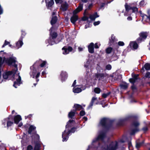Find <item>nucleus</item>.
Listing matches in <instances>:
<instances>
[{"label": "nucleus", "mask_w": 150, "mask_h": 150, "mask_svg": "<svg viewBox=\"0 0 150 150\" xmlns=\"http://www.w3.org/2000/svg\"><path fill=\"white\" fill-rule=\"evenodd\" d=\"M36 69H34L31 71L30 73V75L31 76H32L33 78H34L36 74Z\"/></svg>", "instance_id": "nucleus-25"}, {"label": "nucleus", "mask_w": 150, "mask_h": 150, "mask_svg": "<svg viewBox=\"0 0 150 150\" xmlns=\"http://www.w3.org/2000/svg\"><path fill=\"white\" fill-rule=\"evenodd\" d=\"M42 63L41 64L40 66L41 67H43L46 64L47 62L45 61H42Z\"/></svg>", "instance_id": "nucleus-39"}, {"label": "nucleus", "mask_w": 150, "mask_h": 150, "mask_svg": "<svg viewBox=\"0 0 150 150\" xmlns=\"http://www.w3.org/2000/svg\"><path fill=\"white\" fill-rule=\"evenodd\" d=\"M127 19L128 20H132V18L131 17H128L127 18Z\"/></svg>", "instance_id": "nucleus-60"}, {"label": "nucleus", "mask_w": 150, "mask_h": 150, "mask_svg": "<svg viewBox=\"0 0 150 150\" xmlns=\"http://www.w3.org/2000/svg\"><path fill=\"white\" fill-rule=\"evenodd\" d=\"M21 120V118L20 115H18L14 117V122L16 124H18Z\"/></svg>", "instance_id": "nucleus-9"}, {"label": "nucleus", "mask_w": 150, "mask_h": 150, "mask_svg": "<svg viewBox=\"0 0 150 150\" xmlns=\"http://www.w3.org/2000/svg\"><path fill=\"white\" fill-rule=\"evenodd\" d=\"M145 3L144 1H142L140 2L139 4L141 6H143L145 5Z\"/></svg>", "instance_id": "nucleus-48"}, {"label": "nucleus", "mask_w": 150, "mask_h": 150, "mask_svg": "<svg viewBox=\"0 0 150 150\" xmlns=\"http://www.w3.org/2000/svg\"><path fill=\"white\" fill-rule=\"evenodd\" d=\"M83 48L81 47H79L78 48V49L79 52H81L83 50Z\"/></svg>", "instance_id": "nucleus-56"}, {"label": "nucleus", "mask_w": 150, "mask_h": 150, "mask_svg": "<svg viewBox=\"0 0 150 150\" xmlns=\"http://www.w3.org/2000/svg\"><path fill=\"white\" fill-rule=\"evenodd\" d=\"M75 112L74 111H71L69 113V117L72 118L75 115Z\"/></svg>", "instance_id": "nucleus-27"}, {"label": "nucleus", "mask_w": 150, "mask_h": 150, "mask_svg": "<svg viewBox=\"0 0 150 150\" xmlns=\"http://www.w3.org/2000/svg\"><path fill=\"white\" fill-rule=\"evenodd\" d=\"M40 74V73H38L37 74V75H36V78H38Z\"/></svg>", "instance_id": "nucleus-59"}, {"label": "nucleus", "mask_w": 150, "mask_h": 150, "mask_svg": "<svg viewBox=\"0 0 150 150\" xmlns=\"http://www.w3.org/2000/svg\"><path fill=\"white\" fill-rule=\"evenodd\" d=\"M139 125V123L137 122H135L133 123V125L135 127L138 126Z\"/></svg>", "instance_id": "nucleus-43"}, {"label": "nucleus", "mask_w": 150, "mask_h": 150, "mask_svg": "<svg viewBox=\"0 0 150 150\" xmlns=\"http://www.w3.org/2000/svg\"><path fill=\"white\" fill-rule=\"evenodd\" d=\"M82 9L83 4H80L78 7L74 11L73 13L74 15L70 19L71 22L73 24H75L78 19V16L75 14L82 10Z\"/></svg>", "instance_id": "nucleus-3"}, {"label": "nucleus", "mask_w": 150, "mask_h": 150, "mask_svg": "<svg viewBox=\"0 0 150 150\" xmlns=\"http://www.w3.org/2000/svg\"><path fill=\"white\" fill-rule=\"evenodd\" d=\"M36 129V127L33 125H31L29 129L28 133L29 134L31 133L32 131L35 130Z\"/></svg>", "instance_id": "nucleus-24"}, {"label": "nucleus", "mask_w": 150, "mask_h": 150, "mask_svg": "<svg viewBox=\"0 0 150 150\" xmlns=\"http://www.w3.org/2000/svg\"><path fill=\"white\" fill-rule=\"evenodd\" d=\"M139 35L140 37L145 39L146 38L147 34L146 32H142L140 33Z\"/></svg>", "instance_id": "nucleus-17"}, {"label": "nucleus", "mask_w": 150, "mask_h": 150, "mask_svg": "<svg viewBox=\"0 0 150 150\" xmlns=\"http://www.w3.org/2000/svg\"><path fill=\"white\" fill-rule=\"evenodd\" d=\"M46 2L48 7H51L54 3L53 0H46Z\"/></svg>", "instance_id": "nucleus-15"}, {"label": "nucleus", "mask_w": 150, "mask_h": 150, "mask_svg": "<svg viewBox=\"0 0 150 150\" xmlns=\"http://www.w3.org/2000/svg\"><path fill=\"white\" fill-rule=\"evenodd\" d=\"M132 11L133 12H137L138 11V8L136 7H133L132 6Z\"/></svg>", "instance_id": "nucleus-36"}, {"label": "nucleus", "mask_w": 150, "mask_h": 150, "mask_svg": "<svg viewBox=\"0 0 150 150\" xmlns=\"http://www.w3.org/2000/svg\"><path fill=\"white\" fill-rule=\"evenodd\" d=\"M74 122L73 120H69V122L67 123V125L66 126V130L62 134V137L63 138L62 141L64 142V141H67L68 139V135L70 133V132H74L75 130V128H72L71 130H69L68 128L71 126V123Z\"/></svg>", "instance_id": "nucleus-2"}, {"label": "nucleus", "mask_w": 150, "mask_h": 150, "mask_svg": "<svg viewBox=\"0 0 150 150\" xmlns=\"http://www.w3.org/2000/svg\"><path fill=\"white\" fill-rule=\"evenodd\" d=\"M23 43L22 40H19L18 42L16 43V47L18 49L21 47L23 45Z\"/></svg>", "instance_id": "nucleus-16"}, {"label": "nucleus", "mask_w": 150, "mask_h": 150, "mask_svg": "<svg viewBox=\"0 0 150 150\" xmlns=\"http://www.w3.org/2000/svg\"><path fill=\"white\" fill-rule=\"evenodd\" d=\"M97 98H96L94 97H93L91 103H90V104L88 107L89 108L93 106V103L95 100H97Z\"/></svg>", "instance_id": "nucleus-23"}, {"label": "nucleus", "mask_w": 150, "mask_h": 150, "mask_svg": "<svg viewBox=\"0 0 150 150\" xmlns=\"http://www.w3.org/2000/svg\"><path fill=\"white\" fill-rule=\"evenodd\" d=\"M89 27V26H88V25H85V28H87L88 27Z\"/></svg>", "instance_id": "nucleus-64"}, {"label": "nucleus", "mask_w": 150, "mask_h": 150, "mask_svg": "<svg viewBox=\"0 0 150 150\" xmlns=\"http://www.w3.org/2000/svg\"><path fill=\"white\" fill-rule=\"evenodd\" d=\"M62 49L63 50H64V51L63 52V54H68L69 53V52L67 50V48L64 47Z\"/></svg>", "instance_id": "nucleus-30"}, {"label": "nucleus", "mask_w": 150, "mask_h": 150, "mask_svg": "<svg viewBox=\"0 0 150 150\" xmlns=\"http://www.w3.org/2000/svg\"><path fill=\"white\" fill-rule=\"evenodd\" d=\"M143 39L142 38L140 37L139 38L137 39L138 42H142V41Z\"/></svg>", "instance_id": "nucleus-52"}, {"label": "nucleus", "mask_w": 150, "mask_h": 150, "mask_svg": "<svg viewBox=\"0 0 150 150\" xmlns=\"http://www.w3.org/2000/svg\"><path fill=\"white\" fill-rule=\"evenodd\" d=\"M51 35L53 39L56 38L57 36V34L56 33H51Z\"/></svg>", "instance_id": "nucleus-29"}, {"label": "nucleus", "mask_w": 150, "mask_h": 150, "mask_svg": "<svg viewBox=\"0 0 150 150\" xmlns=\"http://www.w3.org/2000/svg\"><path fill=\"white\" fill-rule=\"evenodd\" d=\"M68 6V4L65 3L63 4L62 5V10L64 11L67 10Z\"/></svg>", "instance_id": "nucleus-19"}, {"label": "nucleus", "mask_w": 150, "mask_h": 150, "mask_svg": "<svg viewBox=\"0 0 150 150\" xmlns=\"http://www.w3.org/2000/svg\"><path fill=\"white\" fill-rule=\"evenodd\" d=\"M50 38L49 40H46L45 41L46 43H49V44H50L51 45H53L54 44L55 42H51L50 41Z\"/></svg>", "instance_id": "nucleus-32"}, {"label": "nucleus", "mask_w": 150, "mask_h": 150, "mask_svg": "<svg viewBox=\"0 0 150 150\" xmlns=\"http://www.w3.org/2000/svg\"><path fill=\"white\" fill-rule=\"evenodd\" d=\"M94 44L92 42L88 46V50L89 52L91 53H93L94 52Z\"/></svg>", "instance_id": "nucleus-7"}, {"label": "nucleus", "mask_w": 150, "mask_h": 150, "mask_svg": "<svg viewBox=\"0 0 150 150\" xmlns=\"http://www.w3.org/2000/svg\"><path fill=\"white\" fill-rule=\"evenodd\" d=\"M144 67L146 70L150 69V64L148 63L146 64L144 66Z\"/></svg>", "instance_id": "nucleus-28"}, {"label": "nucleus", "mask_w": 150, "mask_h": 150, "mask_svg": "<svg viewBox=\"0 0 150 150\" xmlns=\"http://www.w3.org/2000/svg\"><path fill=\"white\" fill-rule=\"evenodd\" d=\"M124 43L122 41H119L118 42V45L119 46H123L124 45Z\"/></svg>", "instance_id": "nucleus-42"}, {"label": "nucleus", "mask_w": 150, "mask_h": 150, "mask_svg": "<svg viewBox=\"0 0 150 150\" xmlns=\"http://www.w3.org/2000/svg\"><path fill=\"white\" fill-rule=\"evenodd\" d=\"M131 47L133 48L134 49H136L138 47L137 44L135 42H132L130 43L129 44Z\"/></svg>", "instance_id": "nucleus-13"}, {"label": "nucleus", "mask_w": 150, "mask_h": 150, "mask_svg": "<svg viewBox=\"0 0 150 150\" xmlns=\"http://www.w3.org/2000/svg\"><path fill=\"white\" fill-rule=\"evenodd\" d=\"M106 68L107 70H110L111 69V66L110 64L106 66Z\"/></svg>", "instance_id": "nucleus-41"}, {"label": "nucleus", "mask_w": 150, "mask_h": 150, "mask_svg": "<svg viewBox=\"0 0 150 150\" xmlns=\"http://www.w3.org/2000/svg\"><path fill=\"white\" fill-rule=\"evenodd\" d=\"M144 144V142H143L142 143H138L136 144V147L137 148H139L143 144Z\"/></svg>", "instance_id": "nucleus-35"}, {"label": "nucleus", "mask_w": 150, "mask_h": 150, "mask_svg": "<svg viewBox=\"0 0 150 150\" xmlns=\"http://www.w3.org/2000/svg\"><path fill=\"white\" fill-rule=\"evenodd\" d=\"M67 50L69 52H71L72 50V48L71 47H69L67 49Z\"/></svg>", "instance_id": "nucleus-51"}, {"label": "nucleus", "mask_w": 150, "mask_h": 150, "mask_svg": "<svg viewBox=\"0 0 150 150\" xmlns=\"http://www.w3.org/2000/svg\"><path fill=\"white\" fill-rule=\"evenodd\" d=\"M143 18H147L149 21H150V16H147L146 15H145L143 17Z\"/></svg>", "instance_id": "nucleus-54"}, {"label": "nucleus", "mask_w": 150, "mask_h": 150, "mask_svg": "<svg viewBox=\"0 0 150 150\" xmlns=\"http://www.w3.org/2000/svg\"><path fill=\"white\" fill-rule=\"evenodd\" d=\"M94 91L96 93H99L100 92V90L99 88H96L94 89Z\"/></svg>", "instance_id": "nucleus-33"}, {"label": "nucleus", "mask_w": 150, "mask_h": 150, "mask_svg": "<svg viewBox=\"0 0 150 150\" xmlns=\"http://www.w3.org/2000/svg\"><path fill=\"white\" fill-rule=\"evenodd\" d=\"M99 16L97 13H95L93 14L90 15L89 18L91 20L94 21L95 20L96 18L99 17Z\"/></svg>", "instance_id": "nucleus-12"}, {"label": "nucleus", "mask_w": 150, "mask_h": 150, "mask_svg": "<svg viewBox=\"0 0 150 150\" xmlns=\"http://www.w3.org/2000/svg\"><path fill=\"white\" fill-rule=\"evenodd\" d=\"M143 130L144 131H146L147 130V128L146 127H144L143 128Z\"/></svg>", "instance_id": "nucleus-61"}, {"label": "nucleus", "mask_w": 150, "mask_h": 150, "mask_svg": "<svg viewBox=\"0 0 150 150\" xmlns=\"http://www.w3.org/2000/svg\"><path fill=\"white\" fill-rule=\"evenodd\" d=\"M128 147L129 149H132V144L131 142H129L128 143Z\"/></svg>", "instance_id": "nucleus-45"}, {"label": "nucleus", "mask_w": 150, "mask_h": 150, "mask_svg": "<svg viewBox=\"0 0 150 150\" xmlns=\"http://www.w3.org/2000/svg\"><path fill=\"white\" fill-rule=\"evenodd\" d=\"M109 94L110 93H104L103 94L102 96L104 98H106L109 95Z\"/></svg>", "instance_id": "nucleus-44"}, {"label": "nucleus", "mask_w": 150, "mask_h": 150, "mask_svg": "<svg viewBox=\"0 0 150 150\" xmlns=\"http://www.w3.org/2000/svg\"><path fill=\"white\" fill-rule=\"evenodd\" d=\"M74 107L76 110H80L82 108V106L81 105L77 104H75Z\"/></svg>", "instance_id": "nucleus-22"}, {"label": "nucleus", "mask_w": 150, "mask_h": 150, "mask_svg": "<svg viewBox=\"0 0 150 150\" xmlns=\"http://www.w3.org/2000/svg\"><path fill=\"white\" fill-rule=\"evenodd\" d=\"M94 47H95V48H97V49L98 48H99V46L98 45L97 43H95V44Z\"/></svg>", "instance_id": "nucleus-57"}, {"label": "nucleus", "mask_w": 150, "mask_h": 150, "mask_svg": "<svg viewBox=\"0 0 150 150\" xmlns=\"http://www.w3.org/2000/svg\"><path fill=\"white\" fill-rule=\"evenodd\" d=\"M121 87L123 89H126L127 87V85L126 84H122L121 85Z\"/></svg>", "instance_id": "nucleus-37"}, {"label": "nucleus", "mask_w": 150, "mask_h": 150, "mask_svg": "<svg viewBox=\"0 0 150 150\" xmlns=\"http://www.w3.org/2000/svg\"><path fill=\"white\" fill-rule=\"evenodd\" d=\"M100 23V22L99 21H97L93 23V24L95 26H96L99 25Z\"/></svg>", "instance_id": "nucleus-46"}, {"label": "nucleus", "mask_w": 150, "mask_h": 150, "mask_svg": "<svg viewBox=\"0 0 150 150\" xmlns=\"http://www.w3.org/2000/svg\"><path fill=\"white\" fill-rule=\"evenodd\" d=\"M76 80H75L74 81V82L72 84V86H74V85L76 84Z\"/></svg>", "instance_id": "nucleus-58"}, {"label": "nucleus", "mask_w": 150, "mask_h": 150, "mask_svg": "<svg viewBox=\"0 0 150 150\" xmlns=\"http://www.w3.org/2000/svg\"><path fill=\"white\" fill-rule=\"evenodd\" d=\"M5 149V145L3 144L0 143V149Z\"/></svg>", "instance_id": "nucleus-38"}, {"label": "nucleus", "mask_w": 150, "mask_h": 150, "mask_svg": "<svg viewBox=\"0 0 150 150\" xmlns=\"http://www.w3.org/2000/svg\"><path fill=\"white\" fill-rule=\"evenodd\" d=\"M132 4H131L128 5L127 3H126L125 4V7L126 11L127 12L129 11L130 10L132 9Z\"/></svg>", "instance_id": "nucleus-11"}, {"label": "nucleus", "mask_w": 150, "mask_h": 150, "mask_svg": "<svg viewBox=\"0 0 150 150\" xmlns=\"http://www.w3.org/2000/svg\"><path fill=\"white\" fill-rule=\"evenodd\" d=\"M40 146L39 144H37L35 145L34 148V150H40Z\"/></svg>", "instance_id": "nucleus-34"}, {"label": "nucleus", "mask_w": 150, "mask_h": 150, "mask_svg": "<svg viewBox=\"0 0 150 150\" xmlns=\"http://www.w3.org/2000/svg\"><path fill=\"white\" fill-rule=\"evenodd\" d=\"M138 131V129H137L135 130H133L132 131V132L131 133V135H133L134 134V133Z\"/></svg>", "instance_id": "nucleus-49"}, {"label": "nucleus", "mask_w": 150, "mask_h": 150, "mask_svg": "<svg viewBox=\"0 0 150 150\" xmlns=\"http://www.w3.org/2000/svg\"><path fill=\"white\" fill-rule=\"evenodd\" d=\"M8 119H9V118L6 119L5 120H6V122H4L3 123V124L4 125H6V122H7V126L8 127L11 126L13 124V122L10 121H9Z\"/></svg>", "instance_id": "nucleus-10"}, {"label": "nucleus", "mask_w": 150, "mask_h": 150, "mask_svg": "<svg viewBox=\"0 0 150 150\" xmlns=\"http://www.w3.org/2000/svg\"><path fill=\"white\" fill-rule=\"evenodd\" d=\"M57 18L56 16H53L52 18V20L51 21V24L52 25L55 23L57 21Z\"/></svg>", "instance_id": "nucleus-20"}, {"label": "nucleus", "mask_w": 150, "mask_h": 150, "mask_svg": "<svg viewBox=\"0 0 150 150\" xmlns=\"http://www.w3.org/2000/svg\"><path fill=\"white\" fill-rule=\"evenodd\" d=\"M61 75L62 76V80H64L65 79H67V75L66 72L62 71Z\"/></svg>", "instance_id": "nucleus-14"}, {"label": "nucleus", "mask_w": 150, "mask_h": 150, "mask_svg": "<svg viewBox=\"0 0 150 150\" xmlns=\"http://www.w3.org/2000/svg\"><path fill=\"white\" fill-rule=\"evenodd\" d=\"M9 43H10V42L5 40L4 44L2 45V47H4L6 45H8Z\"/></svg>", "instance_id": "nucleus-40"}, {"label": "nucleus", "mask_w": 150, "mask_h": 150, "mask_svg": "<svg viewBox=\"0 0 150 150\" xmlns=\"http://www.w3.org/2000/svg\"><path fill=\"white\" fill-rule=\"evenodd\" d=\"M110 40V44H111V45L114 42L116 41H117L116 40L115 38V37L113 35H112L111 39Z\"/></svg>", "instance_id": "nucleus-21"}, {"label": "nucleus", "mask_w": 150, "mask_h": 150, "mask_svg": "<svg viewBox=\"0 0 150 150\" xmlns=\"http://www.w3.org/2000/svg\"><path fill=\"white\" fill-rule=\"evenodd\" d=\"M118 146L116 141L112 142L108 145H105L102 148V150H116Z\"/></svg>", "instance_id": "nucleus-4"}, {"label": "nucleus", "mask_w": 150, "mask_h": 150, "mask_svg": "<svg viewBox=\"0 0 150 150\" xmlns=\"http://www.w3.org/2000/svg\"><path fill=\"white\" fill-rule=\"evenodd\" d=\"M132 77L133 78L130 79H129V81L130 82L134 83L136 80L137 79V77L138 76V75H136L135 74H132Z\"/></svg>", "instance_id": "nucleus-8"}, {"label": "nucleus", "mask_w": 150, "mask_h": 150, "mask_svg": "<svg viewBox=\"0 0 150 150\" xmlns=\"http://www.w3.org/2000/svg\"><path fill=\"white\" fill-rule=\"evenodd\" d=\"M23 125V124L22 123H19V125H18V127H21Z\"/></svg>", "instance_id": "nucleus-63"}, {"label": "nucleus", "mask_w": 150, "mask_h": 150, "mask_svg": "<svg viewBox=\"0 0 150 150\" xmlns=\"http://www.w3.org/2000/svg\"><path fill=\"white\" fill-rule=\"evenodd\" d=\"M82 91L81 89L80 88H74L73 89V91L74 93H79Z\"/></svg>", "instance_id": "nucleus-18"}, {"label": "nucleus", "mask_w": 150, "mask_h": 150, "mask_svg": "<svg viewBox=\"0 0 150 150\" xmlns=\"http://www.w3.org/2000/svg\"><path fill=\"white\" fill-rule=\"evenodd\" d=\"M15 67V68L13 71L4 73L3 74V77L4 79H6L13 75V78L16 80V81L14 82L13 86L15 88H17V86H19L21 83V78L19 75V73L17 71V67Z\"/></svg>", "instance_id": "nucleus-1"}, {"label": "nucleus", "mask_w": 150, "mask_h": 150, "mask_svg": "<svg viewBox=\"0 0 150 150\" xmlns=\"http://www.w3.org/2000/svg\"><path fill=\"white\" fill-rule=\"evenodd\" d=\"M60 0H55V1L56 3H58L59 2Z\"/></svg>", "instance_id": "nucleus-62"}, {"label": "nucleus", "mask_w": 150, "mask_h": 150, "mask_svg": "<svg viewBox=\"0 0 150 150\" xmlns=\"http://www.w3.org/2000/svg\"><path fill=\"white\" fill-rule=\"evenodd\" d=\"M105 134L104 132H100L97 139V140H102L105 138Z\"/></svg>", "instance_id": "nucleus-6"}, {"label": "nucleus", "mask_w": 150, "mask_h": 150, "mask_svg": "<svg viewBox=\"0 0 150 150\" xmlns=\"http://www.w3.org/2000/svg\"><path fill=\"white\" fill-rule=\"evenodd\" d=\"M82 19L83 21H86L88 20V18L86 16L84 17Z\"/></svg>", "instance_id": "nucleus-55"}, {"label": "nucleus", "mask_w": 150, "mask_h": 150, "mask_svg": "<svg viewBox=\"0 0 150 150\" xmlns=\"http://www.w3.org/2000/svg\"><path fill=\"white\" fill-rule=\"evenodd\" d=\"M112 50V48L111 47H109L106 50V52L107 54H110Z\"/></svg>", "instance_id": "nucleus-26"}, {"label": "nucleus", "mask_w": 150, "mask_h": 150, "mask_svg": "<svg viewBox=\"0 0 150 150\" xmlns=\"http://www.w3.org/2000/svg\"><path fill=\"white\" fill-rule=\"evenodd\" d=\"M103 74L101 73H97L96 74V76L97 78H100L103 76Z\"/></svg>", "instance_id": "nucleus-31"}, {"label": "nucleus", "mask_w": 150, "mask_h": 150, "mask_svg": "<svg viewBox=\"0 0 150 150\" xmlns=\"http://www.w3.org/2000/svg\"><path fill=\"white\" fill-rule=\"evenodd\" d=\"M146 77L150 78V73L147 72L146 74Z\"/></svg>", "instance_id": "nucleus-53"}, {"label": "nucleus", "mask_w": 150, "mask_h": 150, "mask_svg": "<svg viewBox=\"0 0 150 150\" xmlns=\"http://www.w3.org/2000/svg\"><path fill=\"white\" fill-rule=\"evenodd\" d=\"M109 122V119L106 118H103L100 121V125L103 127H106L107 124Z\"/></svg>", "instance_id": "nucleus-5"}, {"label": "nucleus", "mask_w": 150, "mask_h": 150, "mask_svg": "<svg viewBox=\"0 0 150 150\" xmlns=\"http://www.w3.org/2000/svg\"><path fill=\"white\" fill-rule=\"evenodd\" d=\"M80 115L81 116H83L85 114V112L83 110H81L80 112Z\"/></svg>", "instance_id": "nucleus-50"}, {"label": "nucleus", "mask_w": 150, "mask_h": 150, "mask_svg": "<svg viewBox=\"0 0 150 150\" xmlns=\"http://www.w3.org/2000/svg\"><path fill=\"white\" fill-rule=\"evenodd\" d=\"M33 149L32 146L30 145H28L27 148V150H32Z\"/></svg>", "instance_id": "nucleus-47"}]
</instances>
